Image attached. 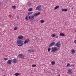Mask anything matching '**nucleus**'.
<instances>
[{"label":"nucleus","instance_id":"nucleus-33","mask_svg":"<svg viewBox=\"0 0 76 76\" xmlns=\"http://www.w3.org/2000/svg\"><path fill=\"white\" fill-rule=\"evenodd\" d=\"M35 51L34 50H31V52H35Z\"/></svg>","mask_w":76,"mask_h":76},{"label":"nucleus","instance_id":"nucleus-19","mask_svg":"<svg viewBox=\"0 0 76 76\" xmlns=\"http://www.w3.org/2000/svg\"><path fill=\"white\" fill-rule=\"evenodd\" d=\"M59 8V6H57L55 7L54 8V10H56V9H58Z\"/></svg>","mask_w":76,"mask_h":76},{"label":"nucleus","instance_id":"nucleus-37","mask_svg":"<svg viewBox=\"0 0 76 76\" xmlns=\"http://www.w3.org/2000/svg\"><path fill=\"white\" fill-rule=\"evenodd\" d=\"M74 42H75V44H76V40H75L74 41Z\"/></svg>","mask_w":76,"mask_h":76},{"label":"nucleus","instance_id":"nucleus-10","mask_svg":"<svg viewBox=\"0 0 76 76\" xmlns=\"http://www.w3.org/2000/svg\"><path fill=\"white\" fill-rule=\"evenodd\" d=\"M18 38L20 39H23V37L22 35L19 36H18Z\"/></svg>","mask_w":76,"mask_h":76},{"label":"nucleus","instance_id":"nucleus-21","mask_svg":"<svg viewBox=\"0 0 76 76\" xmlns=\"http://www.w3.org/2000/svg\"><path fill=\"white\" fill-rule=\"evenodd\" d=\"M28 10V11H29V12H31V11H32V8H29Z\"/></svg>","mask_w":76,"mask_h":76},{"label":"nucleus","instance_id":"nucleus-1","mask_svg":"<svg viewBox=\"0 0 76 76\" xmlns=\"http://www.w3.org/2000/svg\"><path fill=\"white\" fill-rule=\"evenodd\" d=\"M23 41L19 39L17 41V44H19L17 45L19 47L22 46V45H23Z\"/></svg>","mask_w":76,"mask_h":76},{"label":"nucleus","instance_id":"nucleus-6","mask_svg":"<svg viewBox=\"0 0 76 76\" xmlns=\"http://www.w3.org/2000/svg\"><path fill=\"white\" fill-rule=\"evenodd\" d=\"M29 42V39H27L24 42V44H25L28 43Z\"/></svg>","mask_w":76,"mask_h":76},{"label":"nucleus","instance_id":"nucleus-18","mask_svg":"<svg viewBox=\"0 0 76 76\" xmlns=\"http://www.w3.org/2000/svg\"><path fill=\"white\" fill-rule=\"evenodd\" d=\"M62 11L63 12H67V9H62Z\"/></svg>","mask_w":76,"mask_h":76},{"label":"nucleus","instance_id":"nucleus-4","mask_svg":"<svg viewBox=\"0 0 76 76\" xmlns=\"http://www.w3.org/2000/svg\"><path fill=\"white\" fill-rule=\"evenodd\" d=\"M20 58H24V57H25V55L22 54H19L18 56Z\"/></svg>","mask_w":76,"mask_h":76},{"label":"nucleus","instance_id":"nucleus-40","mask_svg":"<svg viewBox=\"0 0 76 76\" xmlns=\"http://www.w3.org/2000/svg\"><path fill=\"white\" fill-rule=\"evenodd\" d=\"M57 76H60V75H58Z\"/></svg>","mask_w":76,"mask_h":76},{"label":"nucleus","instance_id":"nucleus-41","mask_svg":"<svg viewBox=\"0 0 76 76\" xmlns=\"http://www.w3.org/2000/svg\"><path fill=\"white\" fill-rule=\"evenodd\" d=\"M1 5V2H0V5Z\"/></svg>","mask_w":76,"mask_h":76},{"label":"nucleus","instance_id":"nucleus-34","mask_svg":"<svg viewBox=\"0 0 76 76\" xmlns=\"http://www.w3.org/2000/svg\"><path fill=\"white\" fill-rule=\"evenodd\" d=\"M10 62H13V60L12 59H11L10 60Z\"/></svg>","mask_w":76,"mask_h":76},{"label":"nucleus","instance_id":"nucleus-14","mask_svg":"<svg viewBox=\"0 0 76 76\" xmlns=\"http://www.w3.org/2000/svg\"><path fill=\"white\" fill-rule=\"evenodd\" d=\"M7 63L8 64H12V62H11L10 61V60H8L7 61Z\"/></svg>","mask_w":76,"mask_h":76},{"label":"nucleus","instance_id":"nucleus-8","mask_svg":"<svg viewBox=\"0 0 76 76\" xmlns=\"http://www.w3.org/2000/svg\"><path fill=\"white\" fill-rule=\"evenodd\" d=\"M28 18L29 19H30L31 20H33V19H34V16H32L31 17V16H28Z\"/></svg>","mask_w":76,"mask_h":76},{"label":"nucleus","instance_id":"nucleus-2","mask_svg":"<svg viewBox=\"0 0 76 76\" xmlns=\"http://www.w3.org/2000/svg\"><path fill=\"white\" fill-rule=\"evenodd\" d=\"M36 10H38V11H41V10H42V9L41 8V6L39 5L37 6L36 7Z\"/></svg>","mask_w":76,"mask_h":76},{"label":"nucleus","instance_id":"nucleus-26","mask_svg":"<svg viewBox=\"0 0 76 76\" xmlns=\"http://www.w3.org/2000/svg\"><path fill=\"white\" fill-rule=\"evenodd\" d=\"M12 8H13V9H14L15 10V9H16V6H12Z\"/></svg>","mask_w":76,"mask_h":76},{"label":"nucleus","instance_id":"nucleus-5","mask_svg":"<svg viewBox=\"0 0 76 76\" xmlns=\"http://www.w3.org/2000/svg\"><path fill=\"white\" fill-rule=\"evenodd\" d=\"M55 46H56L57 47L60 48L61 47V44L58 43V42H57L56 43V45H55Z\"/></svg>","mask_w":76,"mask_h":76},{"label":"nucleus","instance_id":"nucleus-13","mask_svg":"<svg viewBox=\"0 0 76 76\" xmlns=\"http://www.w3.org/2000/svg\"><path fill=\"white\" fill-rule=\"evenodd\" d=\"M40 13L39 12L38 13H37V12L35 13L34 14V16H37L38 15H40Z\"/></svg>","mask_w":76,"mask_h":76},{"label":"nucleus","instance_id":"nucleus-29","mask_svg":"<svg viewBox=\"0 0 76 76\" xmlns=\"http://www.w3.org/2000/svg\"><path fill=\"white\" fill-rule=\"evenodd\" d=\"M18 27H15L14 29V30H17V29H18Z\"/></svg>","mask_w":76,"mask_h":76},{"label":"nucleus","instance_id":"nucleus-11","mask_svg":"<svg viewBox=\"0 0 76 76\" xmlns=\"http://www.w3.org/2000/svg\"><path fill=\"white\" fill-rule=\"evenodd\" d=\"M68 73L69 74V75H70L73 73L72 72V70H70V69H69Z\"/></svg>","mask_w":76,"mask_h":76},{"label":"nucleus","instance_id":"nucleus-27","mask_svg":"<svg viewBox=\"0 0 76 76\" xmlns=\"http://www.w3.org/2000/svg\"><path fill=\"white\" fill-rule=\"evenodd\" d=\"M28 51L29 53H32V50H28Z\"/></svg>","mask_w":76,"mask_h":76},{"label":"nucleus","instance_id":"nucleus-22","mask_svg":"<svg viewBox=\"0 0 76 76\" xmlns=\"http://www.w3.org/2000/svg\"><path fill=\"white\" fill-rule=\"evenodd\" d=\"M51 63L52 65H54L55 64V62L54 61H52Z\"/></svg>","mask_w":76,"mask_h":76},{"label":"nucleus","instance_id":"nucleus-44","mask_svg":"<svg viewBox=\"0 0 76 76\" xmlns=\"http://www.w3.org/2000/svg\"><path fill=\"white\" fill-rule=\"evenodd\" d=\"M75 31H76V30H75Z\"/></svg>","mask_w":76,"mask_h":76},{"label":"nucleus","instance_id":"nucleus-38","mask_svg":"<svg viewBox=\"0 0 76 76\" xmlns=\"http://www.w3.org/2000/svg\"><path fill=\"white\" fill-rule=\"evenodd\" d=\"M58 36H57L55 37V38H58Z\"/></svg>","mask_w":76,"mask_h":76},{"label":"nucleus","instance_id":"nucleus-3","mask_svg":"<svg viewBox=\"0 0 76 76\" xmlns=\"http://www.w3.org/2000/svg\"><path fill=\"white\" fill-rule=\"evenodd\" d=\"M52 51H51V53H54L55 51H56L57 50V48L56 47H54L53 48H52Z\"/></svg>","mask_w":76,"mask_h":76},{"label":"nucleus","instance_id":"nucleus-17","mask_svg":"<svg viewBox=\"0 0 76 76\" xmlns=\"http://www.w3.org/2000/svg\"><path fill=\"white\" fill-rule=\"evenodd\" d=\"M60 36H62V37H64V36H65V35H64V33H61L60 34Z\"/></svg>","mask_w":76,"mask_h":76},{"label":"nucleus","instance_id":"nucleus-35","mask_svg":"<svg viewBox=\"0 0 76 76\" xmlns=\"http://www.w3.org/2000/svg\"><path fill=\"white\" fill-rule=\"evenodd\" d=\"M9 17H10V18H11V17H12V15H9Z\"/></svg>","mask_w":76,"mask_h":76},{"label":"nucleus","instance_id":"nucleus-42","mask_svg":"<svg viewBox=\"0 0 76 76\" xmlns=\"http://www.w3.org/2000/svg\"><path fill=\"white\" fill-rule=\"evenodd\" d=\"M73 9V8H72V10Z\"/></svg>","mask_w":76,"mask_h":76},{"label":"nucleus","instance_id":"nucleus-39","mask_svg":"<svg viewBox=\"0 0 76 76\" xmlns=\"http://www.w3.org/2000/svg\"><path fill=\"white\" fill-rule=\"evenodd\" d=\"M17 19H19V17H17Z\"/></svg>","mask_w":76,"mask_h":76},{"label":"nucleus","instance_id":"nucleus-23","mask_svg":"<svg viewBox=\"0 0 76 76\" xmlns=\"http://www.w3.org/2000/svg\"><path fill=\"white\" fill-rule=\"evenodd\" d=\"M28 15H26L25 18L26 20L27 21L28 20Z\"/></svg>","mask_w":76,"mask_h":76},{"label":"nucleus","instance_id":"nucleus-43","mask_svg":"<svg viewBox=\"0 0 76 76\" xmlns=\"http://www.w3.org/2000/svg\"><path fill=\"white\" fill-rule=\"evenodd\" d=\"M3 76H5V75H4Z\"/></svg>","mask_w":76,"mask_h":76},{"label":"nucleus","instance_id":"nucleus-15","mask_svg":"<svg viewBox=\"0 0 76 76\" xmlns=\"http://www.w3.org/2000/svg\"><path fill=\"white\" fill-rule=\"evenodd\" d=\"M33 12H28V15H27L28 16H30V15H31V14H32Z\"/></svg>","mask_w":76,"mask_h":76},{"label":"nucleus","instance_id":"nucleus-30","mask_svg":"<svg viewBox=\"0 0 76 76\" xmlns=\"http://www.w3.org/2000/svg\"><path fill=\"white\" fill-rule=\"evenodd\" d=\"M50 50H51V48H48V52H50Z\"/></svg>","mask_w":76,"mask_h":76},{"label":"nucleus","instance_id":"nucleus-36","mask_svg":"<svg viewBox=\"0 0 76 76\" xmlns=\"http://www.w3.org/2000/svg\"><path fill=\"white\" fill-rule=\"evenodd\" d=\"M71 66H74V64H71Z\"/></svg>","mask_w":76,"mask_h":76},{"label":"nucleus","instance_id":"nucleus-25","mask_svg":"<svg viewBox=\"0 0 76 76\" xmlns=\"http://www.w3.org/2000/svg\"><path fill=\"white\" fill-rule=\"evenodd\" d=\"M27 5H28V6H30L31 5V3L28 2V3L27 4Z\"/></svg>","mask_w":76,"mask_h":76},{"label":"nucleus","instance_id":"nucleus-24","mask_svg":"<svg viewBox=\"0 0 76 76\" xmlns=\"http://www.w3.org/2000/svg\"><path fill=\"white\" fill-rule=\"evenodd\" d=\"M51 36L52 37H56V34H53L51 35Z\"/></svg>","mask_w":76,"mask_h":76},{"label":"nucleus","instance_id":"nucleus-16","mask_svg":"<svg viewBox=\"0 0 76 76\" xmlns=\"http://www.w3.org/2000/svg\"><path fill=\"white\" fill-rule=\"evenodd\" d=\"M20 73H16L15 74V75L16 76H20Z\"/></svg>","mask_w":76,"mask_h":76},{"label":"nucleus","instance_id":"nucleus-7","mask_svg":"<svg viewBox=\"0 0 76 76\" xmlns=\"http://www.w3.org/2000/svg\"><path fill=\"white\" fill-rule=\"evenodd\" d=\"M55 45V42H53L52 43H51L50 44L49 46V47H53V45Z\"/></svg>","mask_w":76,"mask_h":76},{"label":"nucleus","instance_id":"nucleus-31","mask_svg":"<svg viewBox=\"0 0 76 76\" xmlns=\"http://www.w3.org/2000/svg\"><path fill=\"white\" fill-rule=\"evenodd\" d=\"M32 67H36V65L35 64H34V65H32Z\"/></svg>","mask_w":76,"mask_h":76},{"label":"nucleus","instance_id":"nucleus-32","mask_svg":"<svg viewBox=\"0 0 76 76\" xmlns=\"http://www.w3.org/2000/svg\"><path fill=\"white\" fill-rule=\"evenodd\" d=\"M70 66V64H69V63H68L67 64V66Z\"/></svg>","mask_w":76,"mask_h":76},{"label":"nucleus","instance_id":"nucleus-20","mask_svg":"<svg viewBox=\"0 0 76 76\" xmlns=\"http://www.w3.org/2000/svg\"><path fill=\"white\" fill-rule=\"evenodd\" d=\"M9 60V58H4V60L5 61H6V60Z\"/></svg>","mask_w":76,"mask_h":76},{"label":"nucleus","instance_id":"nucleus-9","mask_svg":"<svg viewBox=\"0 0 76 76\" xmlns=\"http://www.w3.org/2000/svg\"><path fill=\"white\" fill-rule=\"evenodd\" d=\"M17 62H18V60L15 58H14L12 60V62L13 63H16Z\"/></svg>","mask_w":76,"mask_h":76},{"label":"nucleus","instance_id":"nucleus-28","mask_svg":"<svg viewBox=\"0 0 76 76\" xmlns=\"http://www.w3.org/2000/svg\"><path fill=\"white\" fill-rule=\"evenodd\" d=\"M40 22L41 23H44V20H41Z\"/></svg>","mask_w":76,"mask_h":76},{"label":"nucleus","instance_id":"nucleus-12","mask_svg":"<svg viewBox=\"0 0 76 76\" xmlns=\"http://www.w3.org/2000/svg\"><path fill=\"white\" fill-rule=\"evenodd\" d=\"M76 52L75 50L74 49H72L71 50V54H75Z\"/></svg>","mask_w":76,"mask_h":76}]
</instances>
